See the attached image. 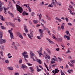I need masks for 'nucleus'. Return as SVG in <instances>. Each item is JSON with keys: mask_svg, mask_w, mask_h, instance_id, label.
<instances>
[{"mask_svg": "<svg viewBox=\"0 0 75 75\" xmlns=\"http://www.w3.org/2000/svg\"><path fill=\"white\" fill-rule=\"evenodd\" d=\"M0 33L1 39V40H0V44H3V43H6V40L2 39V38H3V31H1Z\"/></svg>", "mask_w": 75, "mask_h": 75, "instance_id": "f257e3e1", "label": "nucleus"}, {"mask_svg": "<svg viewBox=\"0 0 75 75\" xmlns=\"http://www.w3.org/2000/svg\"><path fill=\"white\" fill-rule=\"evenodd\" d=\"M16 6L17 11H19L20 13H22L23 11V9L21 6L17 5V4L16 5Z\"/></svg>", "mask_w": 75, "mask_h": 75, "instance_id": "f03ea898", "label": "nucleus"}, {"mask_svg": "<svg viewBox=\"0 0 75 75\" xmlns=\"http://www.w3.org/2000/svg\"><path fill=\"white\" fill-rule=\"evenodd\" d=\"M52 2L50 4L49 6H48V7H54V5L55 6H56V4L54 2V0H52ZM53 4L54 5H53Z\"/></svg>", "mask_w": 75, "mask_h": 75, "instance_id": "7ed1b4c3", "label": "nucleus"}, {"mask_svg": "<svg viewBox=\"0 0 75 75\" xmlns=\"http://www.w3.org/2000/svg\"><path fill=\"white\" fill-rule=\"evenodd\" d=\"M33 31L30 30V34H28L29 38H30V40H33L32 37H33Z\"/></svg>", "mask_w": 75, "mask_h": 75, "instance_id": "20e7f679", "label": "nucleus"}, {"mask_svg": "<svg viewBox=\"0 0 75 75\" xmlns=\"http://www.w3.org/2000/svg\"><path fill=\"white\" fill-rule=\"evenodd\" d=\"M8 32L10 33V37L11 38V39H14V36L13 35V33L11 32V30H8Z\"/></svg>", "mask_w": 75, "mask_h": 75, "instance_id": "39448f33", "label": "nucleus"}, {"mask_svg": "<svg viewBox=\"0 0 75 75\" xmlns=\"http://www.w3.org/2000/svg\"><path fill=\"white\" fill-rule=\"evenodd\" d=\"M17 35L21 39H23V35L20 33H18L17 34Z\"/></svg>", "mask_w": 75, "mask_h": 75, "instance_id": "423d86ee", "label": "nucleus"}, {"mask_svg": "<svg viewBox=\"0 0 75 75\" xmlns=\"http://www.w3.org/2000/svg\"><path fill=\"white\" fill-rule=\"evenodd\" d=\"M23 57H24L25 60L26 62H27V59H26V58H28V55L27 54H25L23 55Z\"/></svg>", "mask_w": 75, "mask_h": 75, "instance_id": "0eeeda50", "label": "nucleus"}, {"mask_svg": "<svg viewBox=\"0 0 75 75\" xmlns=\"http://www.w3.org/2000/svg\"><path fill=\"white\" fill-rule=\"evenodd\" d=\"M27 26H26V25H25V26H24V29L26 33H28V30L27 29Z\"/></svg>", "mask_w": 75, "mask_h": 75, "instance_id": "6e6552de", "label": "nucleus"}, {"mask_svg": "<svg viewBox=\"0 0 75 75\" xmlns=\"http://www.w3.org/2000/svg\"><path fill=\"white\" fill-rule=\"evenodd\" d=\"M21 68H23L24 70V71H25V69H24V68H27V67L25 66V65L24 64H22Z\"/></svg>", "mask_w": 75, "mask_h": 75, "instance_id": "1a4fd4ad", "label": "nucleus"}, {"mask_svg": "<svg viewBox=\"0 0 75 75\" xmlns=\"http://www.w3.org/2000/svg\"><path fill=\"white\" fill-rule=\"evenodd\" d=\"M2 6V3L1 2V1H0V11H1L3 10V8L1 7Z\"/></svg>", "mask_w": 75, "mask_h": 75, "instance_id": "9d476101", "label": "nucleus"}, {"mask_svg": "<svg viewBox=\"0 0 75 75\" xmlns=\"http://www.w3.org/2000/svg\"><path fill=\"white\" fill-rule=\"evenodd\" d=\"M30 53L31 56V58H33V57H34V53H33V52H32L31 51H30Z\"/></svg>", "mask_w": 75, "mask_h": 75, "instance_id": "9b49d317", "label": "nucleus"}, {"mask_svg": "<svg viewBox=\"0 0 75 75\" xmlns=\"http://www.w3.org/2000/svg\"><path fill=\"white\" fill-rule=\"evenodd\" d=\"M57 40L58 41L62 42V38H57Z\"/></svg>", "mask_w": 75, "mask_h": 75, "instance_id": "f8f14e48", "label": "nucleus"}, {"mask_svg": "<svg viewBox=\"0 0 75 75\" xmlns=\"http://www.w3.org/2000/svg\"><path fill=\"white\" fill-rule=\"evenodd\" d=\"M37 62H38L39 64H41L42 63V62L41 61V60L39 59H37Z\"/></svg>", "mask_w": 75, "mask_h": 75, "instance_id": "ddd939ff", "label": "nucleus"}, {"mask_svg": "<svg viewBox=\"0 0 75 75\" xmlns=\"http://www.w3.org/2000/svg\"><path fill=\"white\" fill-rule=\"evenodd\" d=\"M8 14H9L10 16H11V17H14V14H13V13L10 12L9 11H8Z\"/></svg>", "mask_w": 75, "mask_h": 75, "instance_id": "4468645a", "label": "nucleus"}, {"mask_svg": "<svg viewBox=\"0 0 75 75\" xmlns=\"http://www.w3.org/2000/svg\"><path fill=\"white\" fill-rule=\"evenodd\" d=\"M64 25L65 23H63L61 25V28L62 30L64 29Z\"/></svg>", "mask_w": 75, "mask_h": 75, "instance_id": "2eb2a0df", "label": "nucleus"}, {"mask_svg": "<svg viewBox=\"0 0 75 75\" xmlns=\"http://www.w3.org/2000/svg\"><path fill=\"white\" fill-rule=\"evenodd\" d=\"M67 72L70 74H71L72 72H73V70L72 69H69L67 71Z\"/></svg>", "mask_w": 75, "mask_h": 75, "instance_id": "dca6fc26", "label": "nucleus"}, {"mask_svg": "<svg viewBox=\"0 0 75 75\" xmlns=\"http://www.w3.org/2000/svg\"><path fill=\"white\" fill-rule=\"evenodd\" d=\"M55 19L56 20H58L59 22H61V21H62V20H61V19L57 17Z\"/></svg>", "mask_w": 75, "mask_h": 75, "instance_id": "f3484780", "label": "nucleus"}, {"mask_svg": "<svg viewBox=\"0 0 75 75\" xmlns=\"http://www.w3.org/2000/svg\"><path fill=\"white\" fill-rule=\"evenodd\" d=\"M0 16L1 20L2 21H4V19L3 18V16L1 15H0Z\"/></svg>", "mask_w": 75, "mask_h": 75, "instance_id": "a211bd4d", "label": "nucleus"}, {"mask_svg": "<svg viewBox=\"0 0 75 75\" xmlns=\"http://www.w3.org/2000/svg\"><path fill=\"white\" fill-rule=\"evenodd\" d=\"M10 24L11 25H12L13 27H16V26L14 25V24H13L12 23H10Z\"/></svg>", "mask_w": 75, "mask_h": 75, "instance_id": "6ab92c4d", "label": "nucleus"}, {"mask_svg": "<svg viewBox=\"0 0 75 75\" xmlns=\"http://www.w3.org/2000/svg\"><path fill=\"white\" fill-rule=\"evenodd\" d=\"M46 40L48 41L50 43H52V41L51 40H50V39H49L48 38H46Z\"/></svg>", "mask_w": 75, "mask_h": 75, "instance_id": "aec40b11", "label": "nucleus"}, {"mask_svg": "<svg viewBox=\"0 0 75 75\" xmlns=\"http://www.w3.org/2000/svg\"><path fill=\"white\" fill-rule=\"evenodd\" d=\"M59 72V71L58 70V69H56L55 70V72H56V73H58Z\"/></svg>", "mask_w": 75, "mask_h": 75, "instance_id": "412c9836", "label": "nucleus"}, {"mask_svg": "<svg viewBox=\"0 0 75 75\" xmlns=\"http://www.w3.org/2000/svg\"><path fill=\"white\" fill-rule=\"evenodd\" d=\"M28 54V53H27V52H25V51H24V52H23L22 53V54L23 56V55H25V54Z\"/></svg>", "mask_w": 75, "mask_h": 75, "instance_id": "4be33fe9", "label": "nucleus"}, {"mask_svg": "<svg viewBox=\"0 0 75 75\" xmlns=\"http://www.w3.org/2000/svg\"><path fill=\"white\" fill-rule=\"evenodd\" d=\"M46 50L47 51L49 54H51V51H50V50L49 49H47Z\"/></svg>", "mask_w": 75, "mask_h": 75, "instance_id": "5701e85b", "label": "nucleus"}, {"mask_svg": "<svg viewBox=\"0 0 75 75\" xmlns=\"http://www.w3.org/2000/svg\"><path fill=\"white\" fill-rule=\"evenodd\" d=\"M8 69H9V70H11V71H12L13 69V67H8Z\"/></svg>", "mask_w": 75, "mask_h": 75, "instance_id": "b1692460", "label": "nucleus"}, {"mask_svg": "<svg viewBox=\"0 0 75 75\" xmlns=\"http://www.w3.org/2000/svg\"><path fill=\"white\" fill-rule=\"evenodd\" d=\"M4 13H5V14H7V12H6V7H5V6H4Z\"/></svg>", "mask_w": 75, "mask_h": 75, "instance_id": "393cba45", "label": "nucleus"}, {"mask_svg": "<svg viewBox=\"0 0 75 75\" xmlns=\"http://www.w3.org/2000/svg\"><path fill=\"white\" fill-rule=\"evenodd\" d=\"M70 62L72 64H75V60H71L70 61Z\"/></svg>", "mask_w": 75, "mask_h": 75, "instance_id": "a878e982", "label": "nucleus"}, {"mask_svg": "<svg viewBox=\"0 0 75 75\" xmlns=\"http://www.w3.org/2000/svg\"><path fill=\"white\" fill-rule=\"evenodd\" d=\"M38 16H39V17L40 18H41V17H42V15H41V14L40 13H38Z\"/></svg>", "mask_w": 75, "mask_h": 75, "instance_id": "bb28decb", "label": "nucleus"}, {"mask_svg": "<svg viewBox=\"0 0 75 75\" xmlns=\"http://www.w3.org/2000/svg\"><path fill=\"white\" fill-rule=\"evenodd\" d=\"M70 3L72 4V6H75V4L73 2L71 1L70 2Z\"/></svg>", "mask_w": 75, "mask_h": 75, "instance_id": "cd10ccee", "label": "nucleus"}, {"mask_svg": "<svg viewBox=\"0 0 75 75\" xmlns=\"http://www.w3.org/2000/svg\"><path fill=\"white\" fill-rule=\"evenodd\" d=\"M37 52L38 53V54L40 56H41V55H43V54H42V52H38V51H37Z\"/></svg>", "mask_w": 75, "mask_h": 75, "instance_id": "c85d7f7f", "label": "nucleus"}, {"mask_svg": "<svg viewBox=\"0 0 75 75\" xmlns=\"http://www.w3.org/2000/svg\"><path fill=\"white\" fill-rule=\"evenodd\" d=\"M30 69V70H31V72H33V71H34V69H33V68H32V67H30L29 68Z\"/></svg>", "mask_w": 75, "mask_h": 75, "instance_id": "c756f323", "label": "nucleus"}, {"mask_svg": "<svg viewBox=\"0 0 75 75\" xmlns=\"http://www.w3.org/2000/svg\"><path fill=\"white\" fill-rule=\"evenodd\" d=\"M9 55H11V54L10 53H8V58H11L12 57V56H9Z\"/></svg>", "mask_w": 75, "mask_h": 75, "instance_id": "7c9ffc66", "label": "nucleus"}, {"mask_svg": "<svg viewBox=\"0 0 75 75\" xmlns=\"http://www.w3.org/2000/svg\"><path fill=\"white\" fill-rule=\"evenodd\" d=\"M33 22L34 24H37V23H38V21L36 20H34Z\"/></svg>", "mask_w": 75, "mask_h": 75, "instance_id": "2f4dec72", "label": "nucleus"}, {"mask_svg": "<svg viewBox=\"0 0 75 75\" xmlns=\"http://www.w3.org/2000/svg\"><path fill=\"white\" fill-rule=\"evenodd\" d=\"M38 51L39 52H41L42 51V48H40V50H39V51Z\"/></svg>", "mask_w": 75, "mask_h": 75, "instance_id": "473e14b6", "label": "nucleus"}, {"mask_svg": "<svg viewBox=\"0 0 75 75\" xmlns=\"http://www.w3.org/2000/svg\"><path fill=\"white\" fill-rule=\"evenodd\" d=\"M57 5L59 6H61L62 5V4L61 2L57 3Z\"/></svg>", "mask_w": 75, "mask_h": 75, "instance_id": "72a5a7b5", "label": "nucleus"}, {"mask_svg": "<svg viewBox=\"0 0 75 75\" xmlns=\"http://www.w3.org/2000/svg\"><path fill=\"white\" fill-rule=\"evenodd\" d=\"M46 17H47V18H48V20H51V18H50V17H48V16L47 15H46Z\"/></svg>", "mask_w": 75, "mask_h": 75, "instance_id": "f704fd0d", "label": "nucleus"}, {"mask_svg": "<svg viewBox=\"0 0 75 75\" xmlns=\"http://www.w3.org/2000/svg\"><path fill=\"white\" fill-rule=\"evenodd\" d=\"M39 31L40 33V34L41 33H42V30L41 29H40L39 30Z\"/></svg>", "mask_w": 75, "mask_h": 75, "instance_id": "c9c22d12", "label": "nucleus"}, {"mask_svg": "<svg viewBox=\"0 0 75 75\" xmlns=\"http://www.w3.org/2000/svg\"><path fill=\"white\" fill-rule=\"evenodd\" d=\"M1 28L3 30H5V29H6V28H5L4 26H1Z\"/></svg>", "mask_w": 75, "mask_h": 75, "instance_id": "e433bc0d", "label": "nucleus"}, {"mask_svg": "<svg viewBox=\"0 0 75 75\" xmlns=\"http://www.w3.org/2000/svg\"><path fill=\"white\" fill-rule=\"evenodd\" d=\"M66 38H67V40H70V37L68 36H66Z\"/></svg>", "mask_w": 75, "mask_h": 75, "instance_id": "4c0bfd02", "label": "nucleus"}, {"mask_svg": "<svg viewBox=\"0 0 75 75\" xmlns=\"http://www.w3.org/2000/svg\"><path fill=\"white\" fill-rule=\"evenodd\" d=\"M40 6H44V2L42 1L41 4H40Z\"/></svg>", "mask_w": 75, "mask_h": 75, "instance_id": "58836bf2", "label": "nucleus"}, {"mask_svg": "<svg viewBox=\"0 0 75 75\" xmlns=\"http://www.w3.org/2000/svg\"><path fill=\"white\" fill-rule=\"evenodd\" d=\"M0 53L2 57H3V51H1L0 52Z\"/></svg>", "mask_w": 75, "mask_h": 75, "instance_id": "ea45409f", "label": "nucleus"}, {"mask_svg": "<svg viewBox=\"0 0 75 75\" xmlns=\"http://www.w3.org/2000/svg\"><path fill=\"white\" fill-rule=\"evenodd\" d=\"M71 52V51L69 49H68V51L66 52V54H68V53H70Z\"/></svg>", "mask_w": 75, "mask_h": 75, "instance_id": "a19ab883", "label": "nucleus"}, {"mask_svg": "<svg viewBox=\"0 0 75 75\" xmlns=\"http://www.w3.org/2000/svg\"><path fill=\"white\" fill-rule=\"evenodd\" d=\"M51 64H54V63H55V62L53 61V60H52L51 62Z\"/></svg>", "mask_w": 75, "mask_h": 75, "instance_id": "79ce46f5", "label": "nucleus"}, {"mask_svg": "<svg viewBox=\"0 0 75 75\" xmlns=\"http://www.w3.org/2000/svg\"><path fill=\"white\" fill-rule=\"evenodd\" d=\"M5 62L7 64H8L9 62V61L8 60H6L5 61Z\"/></svg>", "mask_w": 75, "mask_h": 75, "instance_id": "37998d69", "label": "nucleus"}, {"mask_svg": "<svg viewBox=\"0 0 75 75\" xmlns=\"http://www.w3.org/2000/svg\"><path fill=\"white\" fill-rule=\"evenodd\" d=\"M41 36H37V38L38 39H39V40H41Z\"/></svg>", "mask_w": 75, "mask_h": 75, "instance_id": "c03bdc74", "label": "nucleus"}, {"mask_svg": "<svg viewBox=\"0 0 75 75\" xmlns=\"http://www.w3.org/2000/svg\"><path fill=\"white\" fill-rule=\"evenodd\" d=\"M16 2L18 4L20 5L21 4L20 2L18 1H17Z\"/></svg>", "mask_w": 75, "mask_h": 75, "instance_id": "a18cd8bd", "label": "nucleus"}, {"mask_svg": "<svg viewBox=\"0 0 75 75\" xmlns=\"http://www.w3.org/2000/svg\"><path fill=\"white\" fill-rule=\"evenodd\" d=\"M69 65L70 66V67H74V64H69Z\"/></svg>", "mask_w": 75, "mask_h": 75, "instance_id": "49530a36", "label": "nucleus"}, {"mask_svg": "<svg viewBox=\"0 0 75 75\" xmlns=\"http://www.w3.org/2000/svg\"><path fill=\"white\" fill-rule=\"evenodd\" d=\"M40 37H43V33H40Z\"/></svg>", "mask_w": 75, "mask_h": 75, "instance_id": "de8ad7c7", "label": "nucleus"}, {"mask_svg": "<svg viewBox=\"0 0 75 75\" xmlns=\"http://www.w3.org/2000/svg\"><path fill=\"white\" fill-rule=\"evenodd\" d=\"M26 13V12H25V11L23 12V16H25V15Z\"/></svg>", "mask_w": 75, "mask_h": 75, "instance_id": "09e8293b", "label": "nucleus"}, {"mask_svg": "<svg viewBox=\"0 0 75 75\" xmlns=\"http://www.w3.org/2000/svg\"><path fill=\"white\" fill-rule=\"evenodd\" d=\"M28 10L29 12H31V8L29 7Z\"/></svg>", "mask_w": 75, "mask_h": 75, "instance_id": "8fccbe9b", "label": "nucleus"}, {"mask_svg": "<svg viewBox=\"0 0 75 75\" xmlns=\"http://www.w3.org/2000/svg\"><path fill=\"white\" fill-rule=\"evenodd\" d=\"M58 59H59V61H62V59L61 58H60V57H58Z\"/></svg>", "mask_w": 75, "mask_h": 75, "instance_id": "3c124183", "label": "nucleus"}, {"mask_svg": "<svg viewBox=\"0 0 75 75\" xmlns=\"http://www.w3.org/2000/svg\"><path fill=\"white\" fill-rule=\"evenodd\" d=\"M22 43L23 44H25V42L24 41H22Z\"/></svg>", "mask_w": 75, "mask_h": 75, "instance_id": "603ef678", "label": "nucleus"}, {"mask_svg": "<svg viewBox=\"0 0 75 75\" xmlns=\"http://www.w3.org/2000/svg\"><path fill=\"white\" fill-rule=\"evenodd\" d=\"M19 62L20 63H21L22 62V59H20Z\"/></svg>", "mask_w": 75, "mask_h": 75, "instance_id": "864d4df0", "label": "nucleus"}, {"mask_svg": "<svg viewBox=\"0 0 75 75\" xmlns=\"http://www.w3.org/2000/svg\"><path fill=\"white\" fill-rule=\"evenodd\" d=\"M71 14L72 15H74V14H75V13L74 12H72V11L71 12H70Z\"/></svg>", "mask_w": 75, "mask_h": 75, "instance_id": "5fc2aeb1", "label": "nucleus"}, {"mask_svg": "<svg viewBox=\"0 0 75 75\" xmlns=\"http://www.w3.org/2000/svg\"><path fill=\"white\" fill-rule=\"evenodd\" d=\"M65 20L67 22H68V21L69 20H68V19L67 18H65Z\"/></svg>", "mask_w": 75, "mask_h": 75, "instance_id": "6e6d98bb", "label": "nucleus"}, {"mask_svg": "<svg viewBox=\"0 0 75 75\" xmlns=\"http://www.w3.org/2000/svg\"><path fill=\"white\" fill-rule=\"evenodd\" d=\"M56 50L57 51H59V48H57Z\"/></svg>", "mask_w": 75, "mask_h": 75, "instance_id": "4d7b16f0", "label": "nucleus"}, {"mask_svg": "<svg viewBox=\"0 0 75 75\" xmlns=\"http://www.w3.org/2000/svg\"><path fill=\"white\" fill-rule=\"evenodd\" d=\"M61 46L63 47V48H65V46H64V45L63 44H62L61 45Z\"/></svg>", "mask_w": 75, "mask_h": 75, "instance_id": "13d9d810", "label": "nucleus"}, {"mask_svg": "<svg viewBox=\"0 0 75 75\" xmlns=\"http://www.w3.org/2000/svg\"><path fill=\"white\" fill-rule=\"evenodd\" d=\"M15 49H16V50H17V46L15 45H14Z\"/></svg>", "mask_w": 75, "mask_h": 75, "instance_id": "bf43d9fd", "label": "nucleus"}, {"mask_svg": "<svg viewBox=\"0 0 75 75\" xmlns=\"http://www.w3.org/2000/svg\"><path fill=\"white\" fill-rule=\"evenodd\" d=\"M53 39H54V40H57V37H55V36H54V37H53Z\"/></svg>", "mask_w": 75, "mask_h": 75, "instance_id": "052dcab7", "label": "nucleus"}, {"mask_svg": "<svg viewBox=\"0 0 75 75\" xmlns=\"http://www.w3.org/2000/svg\"><path fill=\"white\" fill-rule=\"evenodd\" d=\"M29 24H30V25H32V24H33L32 22L31 21H29Z\"/></svg>", "mask_w": 75, "mask_h": 75, "instance_id": "680f3d73", "label": "nucleus"}, {"mask_svg": "<svg viewBox=\"0 0 75 75\" xmlns=\"http://www.w3.org/2000/svg\"><path fill=\"white\" fill-rule=\"evenodd\" d=\"M27 64H28L29 66H31L32 65V64L30 63H28Z\"/></svg>", "mask_w": 75, "mask_h": 75, "instance_id": "e2e57ef3", "label": "nucleus"}, {"mask_svg": "<svg viewBox=\"0 0 75 75\" xmlns=\"http://www.w3.org/2000/svg\"><path fill=\"white\" fill-rule=\"evenodd\" d=\"M15 75H19V73H15Z\"/></svg>", "mask_w": 75, "mask_h": 75, "instance_id": "0e129e2a", "label": "nucleus"}, {"mask_svg": "<svg viewBox=\"0 0 75 75\" xmlns=\"http://www.w3.org/2000/svg\"><path fill=\"white\" fill-rule=\"evenodd\" d=\"M69 7L70 8H73V6H71V5H70Z\"/></svg>", "mask_w": 75, "mask_h": 75, "instance_id": "69168bd1", "label": "nucleus"}, {"mask_svg": "<svg viewBox=\"0 0 75 75\" xmlns=\"http://www.w3.org/2000/svg\"><path fill=\"white\" fill-rule=\"evenodd\" d=\"M46 56L47 57V58L49 59H50L51 58L50 57L48 56L47 55H46Z\"/></svg>", "mask_w": 75, "mask_h": 75, "instance_id": "338daca9", "label": "nucleus"}, {"mask_svg": "<svg viewBox=\"0 0 75 75\" xmlns=\"http://www.w3.org/2000/svg\"><path fill=\"white\" fill-rule=\"evenodd\" d=\"M68 24L69 25H70V26H71L72 25V24L71 23H68Z\"/></svg>", "mask_w": 75, "mask_h": 75, "instance_id": "774afa93", "label": "nucleus"}]
</instances>
